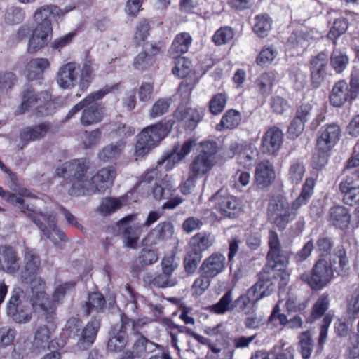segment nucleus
Instances as JSON below:
<instances>
[{"instance_id":"obj_58","label":"nucleus","mask_w":359,"mask_h":359,"mask_svg":"<svg viewBox=\"0 0 359 359\" xmlns=\"http://www.w3.org/2000/svg\"><path fill=\"white\" fill-rule=\"evenodd\" d=\"M348 28V23L345 19H337L334 22V25L330 31L327 34V38L335 44L336 40L341 35L344 34Z\"/></svg>"},{"instance_id":"obj_49","label":"nucleus","mask_w":359,"mask_h":359,"mask_svg":"<svg viewBox=\"0 0 359 359\" xmlns=\"http://www.w3.org/2000/svg\"><path fill=\"white\" fill-rule=\"evenodd\" d=\"M240 241L233 238L229 241L228 264L230 270L235 267V275L238 276L242 272V269L235 262L234 258L238 252Z\"/></svg>"},{"instance_id":"obj_33","label":"nucleus","mask_w":359,"mask_h":359,"mask_svg":"<svg viewBox=\"0 0 359 359\" xmlns=\"http://www.w3.org/2000/svg\"><path fill=\"white\" fill-rule=\"evenodd\" d=\"M212 245L210 236L205 233H198L193 236L188 243L187 250L203 255V252L207 250Z\"/></svg>"},{"instance_id":"obj_13","label":"nucleus","mask_w":359,"mask_h":359,"mask_svg":"<svg viewBox=\"0 0 359 359\" xmlns=\"http://www.w3.org/2000/svg\"><path fill=\"white\" fill-rule=\"evenodd\" d=\"M23 296L21 288H15L6 304V313L16 323H26L32 319V309L23 302Z\"/></svg>"},{"instance_id":"obj_41","label":"nucleus","mask_w":359,"mask_h":359,"mask_svg":"<svg viewBox=\"0 0 359 359\" xmlns=\"http://www.w3.org/2000/svg\"><path fill=\"white\" fill-rule=\"evenodd\" d=\"M151 320L147 316L138 318L137 319H132L125 313L121 314V323L123 328L128 330L129 327H131V330L134 334H141L139 330L143 327L144 325L149 324Z\"/></svg>"},{"instance_id":"obj_10","label":"nucleus","mask_w":359,"mask_h":359,"mask_svg":"<svg viewBox=\"0 0 359 359\" xmlns=\"http://www.w3.org/2000/svg\"><path fill=\"white\" fill-rule=\"evenodd\" d=\"M55 106L51 95L47 92L36 93L32 87H27L22 93V102L17 109L19 114L32 111L36 116L52 115Z\"/></svg>"},{"instance_id":"obj_17","label":"nucleus","mask_w":359,"mask_h":359,"mask_svg":"<svg viewBox=\"0 0 359 359\" xmlns=\"http://www.w3.org/2000/svg\"><path fill=\"white\" fill-rule=\"evenodd\" d=\"M137 215L131 214L122 218L118 222L119 231L122 234L125 245L130 248H136L137 246L140 236L142 231V225L138 223H130L135 219Z\"/></svg>"},{"instance_id":"obj_20","label":"nucleus","mask_w":359,"mask_h":359,"mask_svg":"<svg viewBox=\"0 0 359 359\" xmlns=\"http://www.w3.org/2000/svg\"><path fill=\"white\" fill-rule=\"evenodd\" d=\"M80 65L75 62H69L59 69L56 80L58 86L63 89L74 87L78 81Z\"/></svg>"},{"instance_id":"obj_63","label":"nucleus","mask_w":359,"mask_h":359,"mask_svg":"<svg viewBox=\"0 0 359 359\" xmlns=\"http://www.w3.org/2000/svg\"><path fill=\"white\" fill-rule=\"evenodd\" d=\"M151 283L158 287L165 288L173 287L176 284V280L170 274H166L165 272L156 274L153 278Z\"/></svg>"},{"instance_id":"obj_60","label":"nucleus","mask_w":359,"mask_h":359,"mask_svg":"<svg viewBox=\"0 0 359 359\" xmlns=\"http://www.w3.org/2000/svg\"><path fill=\"white\" fill-rule=\"evenodd\" d=\"M16 334V330L13 327H0V349L13 345Z\"/></svg>"},{"instance_id":"obj_9","label":"nucleus","mask_w":359,"mask_h":359,"mask_svg":"<svg viewBox=\"0 0 359 359\" xmlns=\"http://www.w3.org/2000/svg\"><path fill=\"white\" fill-rule=\"evenodd\" d=\"M175 121H158L144 128L138 135L135 146L137 156H144L150 149L155 147L172 130Z\"/></svg>"},{"instance_id":"obj_11","label":"nucleus","mask_w":359,"mask_h":359,"mask_svg":"<svg viewBox=\"0 0 359 359\" xmlns=\"http://www.w3.org/2000/svg\"><path fill=\"white\" fill-rule=\"evenodd\" d=\"M201 150L191 161L188 171L203 177L210 172L217 163L218 145L215 141L205 140L199 143Z\"/></svg>"},{"instance_id":"obj_34","label":"nucleus","mask_w":359,"mask_h":359,"mask_svg":"<svg viewBox=\"0 0 359 359\" xmlns=\"http://www.w3.org/2000/svg\"><path fill=\"white\" fill-rule=\"evenodd\" d=\"M349 95L348 86L347 83L341 80L337 81L332 88L330 95V101L334 107H341L347 100Z\"/></svg>"},{"instance_id":"obj_6","label":"nucleus","mask_w":359,"mask_h":359,"mask_svg":"<svg viewBox=\"0 0 359 359\" xmlns=\"http://www.w3.org/2000/svg\"><path fill=\"white\" fill-rule=\"evenodd\" d=\"M113 89V87L105 86L97 91L90 93L69 111L65 119H70L82 110L80 117L82 126H89L100 123L104 118L105 107L97 103L96 101L101 100Z\"/></svg>"},{"instance_id":"obj_45","label":"nucleus","mask_w":359,"mask_h":359,"mask_svg":"<svg viewBox=\"0 0 359 359\" xmlns=\"http://www.w3.org/2000/svg\"><path fill=\"white\" fill-rule=\"evenodd\" d=\"M202 258L203 255H198L186 250L183 259V266L185 273L189 276L194 274L201 262Z\"/></svg>"},{"instance_id":"obj_23","label":"nucleus","mask_w":359,"mask_h":359,"mask_svg":"<svg viewBox=\"0 0 359 359\" xmlns=\"http://www.w3.org/2000/svg\"><path fill=\"white\" fill-rule=\"evenodd\" d=\"M225 265L224 255L221 252H213L202 262L199 273H203L214 278L224 271Z\"/></svg>"},{"instance_id":"obj_48","label":"nucleus","mask_w":359,"mask_h":359,"mask_svg":"<svg viewBox=\"0 0 359 359\" xmlns=\"http://www.w3.org/2000/svg\"><path fill=\"white\" fill-rule=\"evenodd\" d=\"M227 99L228 97L225 93H219L214 95L208 103L210 112L213 115L221 114L225 108Z\"/></svg>"},{"instance_id":"obj_24","label":"nucleus","mask_w":359,"mask_h":359,"mask_svg":"<svg viewBox=\"0 0 359 359\" xmlns=\"http://www.w3.org/2000/svg\"><path fill=\"white\" fill-rule=\"evenodd\" d=\"M50 128L51 123L48 121L24 128L20 133V149H23L30 142L43 138L50 130Z\"/></svg>"},{"instance_id":"obj_26","label":"nucleus","mask_w":359,"mask_h":359,"mask_svg":"<svg viewBox=\"0 0 359 359\" xmlns=\"http://www.w3.org/2000/svg\"><path fill=\"white\" fill-rule=\"evenodd\" d=\"M283 139V134L279 128L276 127L269 128L262 137V151L269 155L275 154L280 149Z\"/></svg>"},{"instance_id":"obj_32","label":"nucleus","mask_w":359,"mask_h":359,"mask_svg":"<svg viewBox=\"0 0 359 359\" xmlns=\"http://www.w3.org/2000/svg\"><path fill=\"white\" fill-rule=\"evenodd\" d=\"M330 222L337 228L344 229L348 227L351 221L348 210L341 205L334 206L330 210Z\"/></svg>"},{"instance_id":"obj_31","label":"nucleus","mask_w":359,"mask_h":359,"mask_svg":"<svg viewBox=\"0 0 359 359\" xmlns=\"http://www.w3.org/2000/svg\"><path fill=\"white\" fill-rule=\"evenodd\" d=\"M50 67V62L46 58L31 60L26 66L27 78L29 81L43 79L44 71Z\"/></svg>"},{"instance_id":"obj_30","label":"nucleus","mask_w":359,"mask_h":359,"mask_svg":"<svg viewBox=\"0 0 359 359\" xmlns=\"http://www.w3.org/2000/svg\"><path fill=\"white\" fill-rule=\"evenodd\" d=\"M125 147V141L107 144L99 151L98 158L104 163H113L123 155Z\"/></svg>"},{"instance_id":"obj_44","label":"nucleus","mask_w":359,"mask_h":359,"mask_svg":"<svg viewBox=\"0 0 359 359\" xmlns=\"http://www.w3.org/2000/svg\"><path fill=\"white\" fill-rule=\"evenodd\" d=\"M106 304L103 294L99 292H92L88 294V300L86 302V315L88 316L93 311H100Z\"/></svg>"},{"instance_id":"obj_53","label":"nucleus","mask_w":359,"mask_h":359,"mask_svg":"<svg viewBox=\"0 0 359 359\" xmlns=\"http://www.w3.org/2000/svg\"><path fill=\"white\" fill-rule=\"evenodd\" d=\"M305 173L303 163L299 161H292L288 171V179L292 184H298L302 180Z\"/></svg>"},{"instance_id":"obj_57","label":"nucleus","mask_w":359,"mask_h":359,"mask_svg":"<svg viewBox=\"0 0 359 359\" xmlns=\"http://www.w3.org/2000/svg\"><path fill=\"white\" fill-rule=\"evenodd\" d=\"M135 132V128L133 126L121 122L114 123L111 130V133L120 139L119 141H124L125 139L132 137Z\"/></svg>"},{"instance_id":"obj_28","label":"nucleus","mask_w":359,"mask_h":359,"mask_svg":"<svg viewBox=\"0 0 359 359\" xmlns=\"http://www.w3.org/2000/svg\"><path fill=\"white\" fill-rule=\"evenodd\" d=\"M174 51L180 55L173 56L175 66L172 69V74L178 78H186L191 71V61L187 57L182 56V54L188 51L189 46H171Z\"/></svg>"},{"instance_id":"obj_29","label":"nucleus","mask_w":359,"mask_h":359,"mask_svg":"<svg viewBox=\"0 0 359 359\" xmlns=\"http://www.w3.org/2000/svg\"><path fill=\"white\" fill-rule=\"evenodd\" d=\"M255 180L262 187L270 185L276 178V172L273 163L269 160L260 161L255 169Z\"/></svg>"},{"instance_id":"obj_4","label":"nucleus","mask_w":359,"mask_h":359,"mask_svg":"<svg viewBox=\"0 0 359 359\" xmlns=\"http://www.w3.org/2000/svg\"><path fill=\"white\" fill-rule=\"evenodd\" d=\"M77 282L69 280L57 285L50 299L46 292V287L39 288L30 298L34 310L39 313L48 323H53L56 315L57 306L62 302L68 292L75 290Z\"/></svg>"},{"instance_id":"obj_19","label":"nucleus","mask_w":359,"mask_h":359,"mask_svg":"<svg viewBox=\"0 0 359 359\" xmlns=\"http://www.w3.org/2000/svg\"><path fill=\"white\" fill-rule=\"evenodd\" d=\"M359 180V170H356L347 175L339 184V190L342 194L344 203L353 206L359 202V185L356 181Z\"/></svg>"},{"instance_id":"obj_8","label":"nucleus","mask_w":359,"mask_h":359,"mask_svg":"<svg viewBox=\"0 0 359 359\" xmlns=\"http://www.w3.org/2000/svg\"><path fill=\"white\" fill-rule=\"evenodd\" d=\"M81 327L82 321L79 318H69L58 339L65 340L66 342L69 339L76 340L80 349H88L96 339L100 327V319L92 318L85 327L82 329Z\"/></svg>"},{"instance_id":"obj_21","label":"nucleus","mask_w":359,"mask_h":359,"mask_svg":"<svg viewBox=\"0 0 359 359\" xmlns=\"http://www.w3.org/2000/svg\"><path fill=\"white\" fill-rule=\"evenodd\" d=\"M340 128L331 124L320 128L318 133L317 148L319 151H330L339 140Z\"/></svg>"},{"instance_id":"obj_38","label":"nucleus","mask_w":359,"mask_h":359,"mask_svg":"<svg viewBox=\"0 0 359 359\" xmlns=\"http://www.w3.org/2000/svg\"><path fill=\"white\" fill-rule=\"evenodd\" d=\"M151 20L144 18L137 22L133 36L135 45H143L147 43L151 29Z\"/></svg>"},{"instance_id":"obj_25","label":"nucleus","mask_w":359,"mask_h":359,"mask_svg":"<svg viewBox=\"0 0 359 359\" xmlns=\"http://www.w3.org/2000/svg\"><path fill=\"white\" fill-rule=\"evenodd\" d=\"M204 333L212 341L211 351L215 354L219 353L229 344V333L223 323H219L213 327H206L204 329Z\"/></svg>"},{"instance_id":"obj_59","label":"nucleus","mask_w":359,"mask_h":359,"mask_svg":"<svg viewBox=\"0 0 359 359\" xmlns=\"http://www.w3.org/2000/svg\"><path fill=\"white\" fill-rule=\"evenodd\" d=\"M25 18V12L22 8L17 6H12L8 8L5 14V22L11 25L21 23Z\"/></svg>"},{"instance_id":"obj_40","label":"nucleus","mask_w":359,"mask_h":359,"mask_svg":"<svg viewBox=\"0 0 359 359\" xmlns=\"http://www.w3.org/2000/svg\"><path fill=\"white\" fill-rule=\"evenodd\" d=\"M127 341V330L121 324L118 331L109 338L107 343L108 349L114 352L121 351L126 346Z\"/></svg>"},{"instance_id":"obj_43","label":"nucleus","mask_w":359,"mask_h":359,"mask_svg":"<svg viewBox=\"0 0 359 359\" xmlns=\"http://www.w3.org/2000/svg\"><path fill=\"white\" fill-rule=\"evenodd\" d=\"M235 36L234 30L229 26H222L215 31L212 36L215 45H226L233 41Z\"/></svg>"},{"instance_id":"obj_61","label":"nucleus","mask_w":359,"mask_h":359,"mask_svg":"<svg viewBox=\"0 0 359 359\" xmlns=\"http://www.w3.org/2000/svg\"><path fill=\"white\" fill-rule=\"evenodd\" d=\"M175 259L176 255L174 252L165 254L161 263L162 271L172 276L173 272L178 267V263L175 261Z\"/></svg>"},{"instance_id":"obj_22","label":"nucleus","mask_w":359,"mask_h":359,"mask_svg":"<svg viewBox=\"0 0 359 359\" xmlns=\"http://www.w3.org/2000/svg\"><path fill=\"white\" fill-rule=\"evenodd\" d=\"M20 267L17 250L10 245H0V270L10 274L17 273Z\"/></svg>"},{"instance_id":"obj_54","label":"nucleus","mask_w":359,"mask_h":359,"mask_svg":"<svg viewBox=\"0 0 359 359\" xmlns=\"http://www.w3.org/2000/svg\"><path fill=\"white\" fill-rule=\"evenodd\" d=\"M211 279H212L211 277L203 273H200V276L194 280L191 286L193 294L196 296L202 295L209 287Z\"/></svg>"},{"instance_id":"obj_35","label":"nucleus","mask_w":359,"mask_h":359,"mask_svg":"<svg viewBox=\"0 0 359 359\" xmlns=\"http://www.w3.org/2000/svg\"><path fill=\"white\" fill-rule=\"evenodd\" d=\"M97 65L93 60H87L83 63L81 68L80 67L79 88L81 91L86 90L93 81L95 76L94 72L97 69Z\"/></svg>"},{"instance_id":"obj_55","label":"nucleus","mask_w":359,"mask_h":359,"mask_svg":"<svg viewBox=\"0 0 359 359\" xmlns=\"http://www.w3.org/2000/svg\"><path fill=\"white\" fill-rule=\"evenodd\" d=\"M330 306V299L327 294L320 295L314 304L311 312V317L316 320L324 315Z\"/></svg>"},{"instance_id":"obj_50","label":"nucleus","mask_w":359,"mask_h":359,"mask_svg":"<svg viewBox=\"0 0 359 359\" xmlns=\"http://www.w3.org/2000/svg\"><path fill=\"white\" fill-rule=\"evenodd\" d=\"M349 62L348 56L337 50L332 53L330 57V64L336 73H341L347 67Z\"/></svg>"},{"instance_id":"obj_14","label":"nucleus","mask_w":359,"mask_h":359,"mask_svg":"<svg viewBox=\"0 0 359 359\" xmlns=\"http://www.w3.org/2000/svg\"><path fill=\"white\" fill-rule=\"evenodd\" d=\"M50 335L51 332L46 325L39 326L35 332L33 345L37 349H44L46 347L56 349L44 355L42 359H60L61 354L58 351L66 345V341L58 338L50 340Z\"/></svg>"},{"instance_id":"obj_16","label":"nucleus","mask_w":359,"mask_h":359,"mask_svg":"<svg viewBox=\"0 0 359 359\" xmlns=\"http://www.w3.org/2000/svg\"><path fill=\"white\" fill-rule=\"evenodd\" d=\"M333 276L331 265L325 260H319L315 264L311 276L304 273L301 276V280L307 283L312 289L319 290L330 283Z\"/></svg>"},{"instance_id":"obj_12","label":"nucleus","mask_w":359,"mask_h":359,"mask_svg":"<svg viewBox=\"0 0 359 359\" xmlns=\"http://www.w3.org/2000/svg\"><path fill=\"white\" fill-rule=\"evenodd\" d=\"M41 258L36 249L26 247L24 253V266L20 272L21 279L31 285L32 294L39 288L46 287L43 278L37 274L41 270Z\"/></svg>"},{"instance_id":"obj_56","label":"nucleus","mask_w":359,"mask_h":359,"mask_svg":"<svg viewBox=\"0 0 359 359\" xmlns=\"http://www.w3.org/2000/svg\"><path fill=\"white\" fill-rule=\"evenodd\" d=\"M173 231V225L168 221L158 223L153 230L156 238L158 241L170 238Z\"/></svg>"},{"instance_id":"obj_27","label":"nucleus","mask_w":359,"mask_h":359,"mask_svg":"<svg viewBox=\"0 0 359 359\" xmlns=\"http://www.w3.org/2000/svg\"><path fill=\"white\" fill-rule=\"evenodd\" d=\"M327 55L320 53L311 60V81L313 86L318 88L326 75Z\"/></svg>"},{"instance_id":"obj_42","label":"nucleus","mask_w":359,"mask_h":359,"mask_svg":"<svg viewBox=\"0 0 359 359\" xmlns=\"http://www.w3.org/2000/svg\"><path fill=\"white\" fill-rule=\"evenodd\" d=\"M272 19L267 15H257L253 25L254 32L259 37L266 36L272 28Z\"/></svg>"},{"instance_id":"obj_18","label":"nucleus","mask_w":359,"mask_h":359,"mask_svg":"<svg viewBox=\"0 0 359 359\" xmlns=\"http://www.w3.org/2000/svg\"><path fill=\"white\" fill-rule=\"evenodd\" d=\"M214 210L221 219L234 217L241 210L240 201L231 195H221L217 192L212 198Z\"/></svg>"},{"instance_id":"obj_3","label":"nucleus","mask_w":359,"mask_h":359,"mask_svg":"<svg viewBox=\"0 0 359 359\" xmlns=\"http://www.w3.org/2000/svg\"><path fill=\"white\" fill-rule=\"evenodd\" d=\"M315 180L307 177L299 197L293 202L291 208L287 200L282 195L271 197L268 207V216L271 222L278 229H284L287 224L294 219L297 210L308 203L313 194Z\"/></svg>"},{"instance_id":"obj_5","label":"nucleus","mask_w":359,"mask_h":359,"mask_svg":"<svg viewBox=\"0 0 359 359\" xmlns=\"http://www.w3.org/2000/svg\"><path fill=\"white\" fill-rule=\"evenodd\" d=\"M5 199L8 203L18 206L22 212H27L30 219L39 227L47 238L54 243L58 241H66L67 240L66 234L57 227L55 215L35 212L29 208V205L25 204V200L22 197L18 196L11 192L8 193Z\"/></svg>"},{"instance_id":"obj_51","label":"nucleus","mask_w":359,"mask_h":359,"mask_svg":"<svg viewBox=\"0 0 359 359\" xmlns=\"http://www.w3.org/2000/svg\"><path fill=\"white\" fill-rule=\"evenodd\" d=\"M170 98H159L152 105L149 110V116L151 118L161 116L166 114L171 105Z\"/></svg>"},{"instance_id":"obj_37","label":"nucleus","mask_w":359,"mask_h":359,"mask_svg":"<svg viewBox=\"0 0 359 359\" xmlns=\"http://www.w3.org/2000/svg\"><path fill=\"white\" fill-rule=\"evenodd\" d=\"M241 121V114L234 109H229L222 116L220 122L216 125L218 131L236 128Z\"/></svg>"},{"instance_id":"obj_2","label":"nucleus","mask_w":359,"mask_h":359,"mask_svg":"<svg viewBox=\"0 0 359 359\" xmlns=\"http://www.w3.org/2000/svg\"><path fill=\"white\" fill-rule=\"evenodd\" d=\"M269 250L267 254V264L263 269L259 281L251 288L254 300L269 295L274 289L275 283L278 278L282 285H286L290 274L284 269L288 264L289 253L282 249L278 234L273 231L269 232L268 238Z\"/></svg>"},{"instance_id":"obj_1","label":"nucleus","mask_w":359,"mask_h":359,"mask_svg":"<svg viewBox=\"0 0 359 359\" xmlns=\"http://www.w3.org/2000/svg\"><path fill=\"white\" fill-rule=\"evenodd\" d=\"M90 168V163L87 158H74L57 168L55 174L64 180V184L69 185L68 194L70 196L79 197L104 192L116 177L115 168L109 167L99 170L90 177L87 186Z\"/></svg>"},{"instance_id":"obj_47","label":"nucleus","mask_w":359,"mask_h":359,"mask_svg":"<svg viewBox=\"0 0 359 359\" xmlns=\"http://www.w3.org/2000/svg\"><path fill=\"white\" fill-rule=\"evenodd\" d=\"M232 291L228 290L220 298L219 302L209 307V310L215 314H224L231 311Z\"/></svg>"},{"instance_id":"obj_15","label":"nucleus","mask_w":359,"mask_h":359,"mask_svg":"<svg viewBox=\"0 0 359 359\" xmlns=\"http://www.w3.org/2000/svg\"><path fill=\"white\" fill-rule=\"evenodd\" d=\"M205 115L203 107H185L179 106L173 112V119L177 127L183 128L185 131L192 132L202 121Z\"/></svg>"},{"instance_id":"obj_52","label":"nucleus","mask_w":359,"mask_h":359,"mask_svg":"<svg viewBox=\"0 0 359 359\" xmlns=\"http://www.w3.org/2000/svg\"><path fill=\"white\" fill-rule=\"evenodd\" d=\"M299 348L304 359H309L313 352V341L308 331L299 336Z\"/></svg>"},{"instance_id":"obj_39","label":"nucleus","mask_w":359,"mask_h":359,"mask_svg":"<svg viewBox=\"0 0 359 359\" xmlns=\"http://www.w3.org/2000/svg\"><path fill=\"white\" fill-rule=\"evenodd\" d=\"M278 77V73L275 71H269L262 74L256 81V86L262 94L269 95L272 91L275 81Z\"/></svg>"},{"instance_id":"obj_46","label":"nucleus","mask_w":359,"mask_h":359,"mask_svg":"<svg viewBox=\"0 0 359 359\" xmlns=\"http://www.w3.org/2000/svg\"><path fill=\"white\" fill-rule=\"evenodd\" d=\"M152 55H149L147 52H141L134 59L133 66L137 70H144L149 67L154 60V55L159 52V46H151Z\"/></svg>"},{"instance_id":"obj_62","label":"nucleus","mask_w":359,"mask_h":359,"mask_svg":"<svg viewBox=\"0 0 359 359\" xmlns=\"http://www.w3.org/2000/svg\"><path fill=\"white\" fill-rule=\"evenodd\" d=\"M158 259V251L154 249L142 248L138 256V260L142 266L153 264Z\"/></svg>"},{"instance_id":"obj_7","label":"nucleus","mask_w":359,"mask_h":359,"mask_svg":"<svg viewBox=\"0 0 359 359\" xmlns=\"http://www.w3.org/2000/svg\"><path fill=\"white\" fill-rule=\"evenodd\" d=\"M66 13L53 4L39 7L33 15L36 26L32 30L28 45H48L53 34V24L50 18H60Z\"/></svg>"},{"instance_id":"obj_36","label":"nucleus","mask_w":359,"mask_h":359,"mask_svg":"<svg viewBox=\"0 0 359 359\" xmlns=\"http://www.w3.org/2000/svg\"><path fill=\"white\" fill-rule=\"evenodd\" d=\"M126 201L125 196L119 198L106 197L101 201L98 211L104 216H108L121 209Z\"/></svg>"},{"instance_id":"obj_64","label":"nucleus","mask_w":359,"mask_h":359,"mask_svg":"<svg viewBox=\"0 0 359 359\" xmlns=\"http://www.w3.org/2000/svg\"><path fill=\"white\" fill-rule=\"evenodd\" d=\"M277 56V51L272 47H267L263 49L257 58V62L261 66L270 65Z\"/></svg>"}]
</instances>
